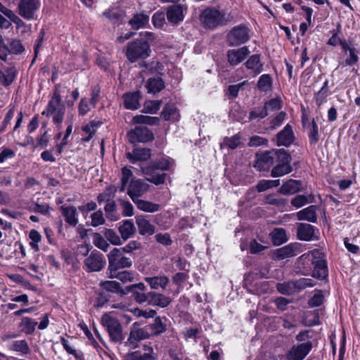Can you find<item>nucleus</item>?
<instances>
[{
	"label": "nucleus",
	"instance_id": "nucleus-18",
	"mask_svg": "<svg viewBox=\"0 0 360 360\" xmlns=\"http://www.w3.org/2000/svg\"><path fill=\"white\" fill-rule=\"evenodd\" d=\"M295 141L292 127L289 124L276 134V145L285 147L290 146Z\"/></svg>",
	"mask_w": 360,
	"mask_h": 360
},
{
	"label": "nucleus",
	"instance_id": "nucleus-33",
	"mask_svg": "<svg viewBox=\"0 0 360 360\" xmlns=\"http://www.w3.org/2000/svg\"><path fill=\"white\" fill-rule=\"evenodd\" d=\"M148 330L151 333V336H158L167 330V325L160 316H157L154 322L147 326Z\"/></svg>",
	"mask_w": 360,
	"mask_h": 360
},
{
	"label": "nucleus",
	"instance_id": "nucleus-10",
	"mask_svg": "<svg viewBox=\"0 0 360 360\" xmlns=\"http://www.w3.org/2000/svg\"><path fill=\"white\" fill-rule=\"evenodd\" d=\"M250 29L245 25L240 24L233 27L227 34L229 46H239L250 39Z\"/></svg>",
	"mask_w": 360,
	"mask_h": 360
},
{
	"label": "nucleus",
	"instance_id": "nucleus-15",
	"mask_svg": "<svg viewBox=\"0 0 360 360\" xmlns=\"http://www.w3.org/2000/svg\"><path fill=\"white\" fill-rule=\"evenodd\" d=\"M146 286L143 283H139L126 287L127 295L131 293L134 300L139 304L147 302L149 304L150 291L144 292Z\"/></svg>",
	"mask_w": 360,
	"mask_h": 360
},
{
	"label": "nucleus",
	"instance_id": "nucleus-50",
	"mask_svg": "<svg viewBox=\"0 0 360 360\" xmlns=\"http://www.w3.org/2000/svg\"><path fill=\"white\" fill-rule=\"evenodd\" d=\"M265 204L275 205L278 207H283L286 204V200L283 198H278L275 194H269L264 199Z\"/></svg>",
	"mask_w": 360,
	"mask_h": 360
},
{
	"label": "nucleus",
	"instance_id": "nucleus-48",
	"mask_svg": "<svg viewBox=\"0 0 360 360\" xmlns=\"http://www.w3.org/2000/svg\"><path fill=\"white\" fill-rule=\"evenodd\" d=\"M290 283L298 290L305 289L308 287H313L315 285L314 280L311 278H302L297 280L291 281Z\"/></svg>",
	"mask_w": 360,
	"mask_h": 360
},
{
	"label": "nucleus",
	"instance_id": "nucleus-34",
	"mask_svg": "<svg viewBox=\"0 0 360 360\" xmlns=\"http://www.w3.org/2000/svg\"><path fill=\"white\" fill-rule=\"evenodd\" d=\"M143 349L144 351L143 354H140L138 352H132L131 356H132L136 360H156L157 355L154 352V349L152 347L144 345L143 346Z\"/></svg>",
	"mask_w": 360,
	"mask_h": 360
},
{
	"label": "nucleus",
	"instance_id": "nucleus-42",
	"mask_svg": "<svg viewBox=\"0 0 360 360\" xmlns=\"http://www.w3.org/2000/svg\"><path fill=\"white\" fill-rule=\"evenodd\" d=\"M314 196L312 194L309 195H297L291 200V205L297 208H300L307 204L314 202Z\"/></svg>",
	"mask_w": 360,
	"mask_h": 360
},
{
	"label": "nucleus",
	"instance_id": "nucleus-27",
	"mask_svg": "<svg viewBox=\"0 0 360 360\" xmlns=\"http://www.w3.org/2000/svg\"><path fill=\"white\" fill-rule=\"evenodd\" d=\"M60 209L63 216L65 217V222L72 226H75L78 223L76 207L74 206L63 205Z\"/></svg>",
	"mask_w": 360,
	"mask_h": 360
},
{
	"label": "nucleus",
	"instance_id": "nucleus-51",
	"mask_svg": "<svg viewBox=\"0 0 360 360\" xmlns=\"http://www.w3.org/2000/svg\"><path fill=\"white\" fill-rule=\"evenodd\" d=\"M271 83L272 80L270 75L264 74L259 77L257 82V86L260 91L266 92L271 89Z\"/></svg>",
	"mask_w": 360,
	"mask_h": 360
},
{
	"label": "nucleus",
	"instance_id": "nucleus-43",
	"mask_svg": "<svg viewBox=\"0 0 360 360\" xmlns=\"http://www.w3.org/2000/svg\"><path fill=\"white\" fill-rule=\"evenodd\" d=\"M104 210L106 217L110 221H117L119 218L117 214V205L114 199L110 198L105 205Z\"/></svg>",
	"mask_w": 360,
	"mask_h": 360
},
{
	"label": "nucleus",
	"instance_id": "nucleus-58",
	"mask_svg": "<svg viewBox=\"0 0 360 360\" xmlns=\"http://www.w3.org/2000/svg\"><path fill=\"white\" fill-rule=\"evenodd\" d=\"M264 108L266 109L267 112L268 110H278L282 108V101L280 98L271 99L265 103Z\"/></svg>",
	"mask_w": 360,
	"mask_h": 360
},
{
	"label": "nucleus",
	"instance_id": "nucleus-7",
	"mask_svg": "<svg viewBox=\"0 0 360 360\" xmlns=\"http://www.w3.org/2000/svg\"><path fill=\"white\" fill-rule=\"evenodd\" d=\"M101 323L106 328L112 342H120L123 340L122 327L117 319L105 314L101 318Z\"/></svg>",
	"mask_w": 360,
	"mask_h": 360
},
{
	"label": "nucleus",
	"instance_id": "nucleus-53",
	"mask_svg": "<svg viewBox=\"0 0 360 360\" xmlns=\"http://www.w3.org/2000/svg\"><path fill=\"white\" fill-rule=\"evenodd\" d=\"M103 236L112 245H118L122 243L120 237L113 229H105L103 231Z\"/></svg>",
	"mask_w": 360,
	"mask_h": 360
},
{
	"label": "nucleus",
	"instance_id": "nucleus-47",
	"mask_svg": "<svg viewBox=\"0 0 360 360\" xmlns=\"http://www.w3.org/2000/svg\"><path fill=\"white\" fill-rule=\"evenodd\" d=\"M10 349L22 354H27L30 352V349L25 340L13 341L10 346Z\"/></svg>",
	"mask_w": 360,
	"mask_h": 360
},
{
	"label": "nucleus",
	"instance_id": "nucleus-5",
	"mask_svg": "<svg viewBox=\"0 0 360 360\" xmlns=\"http://www.w3.org/2000/svg\"><path fill=\"white\" fill-rule=\"evenodd\" d=\"M108 272H115L121 269L130 268L132 261L129 257L124 255L121 250L113 248L108 255Z\"/></svg>",
	"mask_w": 360,
	"mask_h": 360
},
{
	"label": "nucleus",
	"instance_id": "nucleus-2",
	"mask_svg": "<svg viewBox=\"0 0 360 360\" xmlns=\"http://www.w3.org/2000/svg\"><path fill=\"white\" fill-rule=\"evenodd\" d=\"M233 20L231 13L226 14L214 7H207L200 15V20L204 27L214 29L224 26Z\"/></svg>",
	"mask_w": 360,
	"mask_h": 360
},
{
	"label": "nucleus",
	"instance_id": "nucleus-63",
	"mask_svg": "<svg viewBox=\"0 0 360 360\" xmlns=\"http://www.w3.org/2000/svg\"><path fill=\"white\" fill-rule=\"evenodd\" d=\"M169 161L167 159L162 158L150 163L149 165L154 168H156L157 169L166 171L169 169Z\"/></svg>",
	"mask_w": 360,
	"mask_h": 360
},
{
	"label": "nucleus",
	"instance_id": "nucleus-45",
	"mask_svg": "<svg viewBox=\"0 0 360 360\" xmlns=\"http://www.w3.org/2000/svg\"><path fill=\"white\" fill-rule=\"evenodd\" d=\"M37 322L32 320L29 317H24L22 319L21 322L19 324V327L21 328V331L27 335H30L35 330Z\"/></svg>",
	"mask_w": 360,
	"mask_h": 360
},
{
	"label": "nucleus",
	"instance_id": "nucleus-35",
	"mask_svg": "<svg viewBox=\"0 0 360 360\" xmlns=\"http://www.w3.org/2000/svg\"><path fill=\"white\" fill-rule=\"evenodd\" d=\"M17 71L14 67L7 68L5 71L0 69V83L7 86L15 79Z\"/></svg>",
	"mask_w": 360,
	"mask_h": 360
},
{
	"label": "nucleus",
	"instance_id": "nucleus-20",
	"mask_svg": "<svg viewBox=\"0 0 360 360\" xmlns=\"http://www.w3.org/2000/svg\"><path fill=\"white\" fill-rule=\"evenodd\" d=\"M248 46H243L238 49H231L227 52L228 61L231 65H236L243 61L250 54Z\"/></svg>",
	"mask_w": 360,
	"mask_h": 360
},
{
	"label": "nucleus",
	"instance_id": "nucleus-54",
	"mask_svg": "<svg viewBox=\"0 0 360 360\" xmlns=\"http://www.w3.org/2000/svg\"><path fill=\"white\" fill-rule=\"evenodd\" d=\"M93 240L95 246L104 252H107L110 248V245L105 240V238H103L100 233H95Z\"/></svg>",
	"mask_w": 360,
	"mask_h": 360
},
{
	"label": "nucleus",
	"instance_id": "nucleus-44",
	"mask_svg": "<svg viewBox=\"0 0 360 360\" xmlns=\"http://www.w3.org/2000/svg\"><path fill=\"white\" fill-rule=\"evenodd\" d=\"M162 116L165 120H177L179 117V114L177 112L176 106L172 103H167L164 107L162 112Z\"/></svg>",
	"mask_w": 360,
	"mask_h": 360
},
{
	"label": "nucleus",
	"instance_id": "nucleus-59",
	"mask_svg": "<svg viewBox=\"0 0 360 360\" xmlns=\"http://www.w3.org/2000/svg\"><path fill=\"white\" fill-rule=\"evenodd\" d=\"M140 68L144 67L146 69V72L149 73H154L158 72L160 69V63L158 61L153 60L150 63H146L144 61H141L139 63Z\"/></svg>",
	"mask_w": 360,
	"mask_h": 360
},
{
	"label": "nucleus",
	"instance_id": "nucleus-55",
	"mask_svg": "<svg viewBox=\"0 0 360 360\" xmlns=\"http://www.w3.org/2000/svg\"><path fill=\"white\" fill-rule=\"evenodd\" d=\"M268 115L266 109L264 107H256L254 108L249 115V120H253L255 119H263Z\"/></svg>",
	"mask_w": 360,
	"mask_h": 360
},
{
	"label": "nucleus",
	"instance_id": "nucleus-16",
	"mask_svg": "<svg viewBox=\"0 0 360 360\" xmlns=\"http://www.w3.org/2000/svg\"><path fill=\"white\" fill-rule=\"evenodd\" d=\"M148 184L142 180L132 179L129 184L127 188V194L134 202L135 201L139 200L140 197L148 191Z\"/></svg>",
	"mask_w": 360,
	"mask_h": 360
},
{
	"label": "nucleus",
	"instance_id": "nucleus-1",
	"mask_svg": "<svg viewBox=\"0 0 360 360\" xmlns=\"http://www.w3.org/2000/svg\"><path fill=\"white\" fill-rule=\"evenodd\" d=\"M154 40L153 34L146 32L141 33V37L127 44L125 55L130 63H135L138 60H143L148 58L151 53L149 41Z\"/></svg>",
	"mask_w": 360,
	"mask_h": 360
},
{
	"label": "nucleus",
	"instance_id": "nucleus-23",
	"mask_svg": "<svg viewBox=\"0 0 360 360\" xmlns=\"http://www.w3.org/2000/svg\"><path fill=\"white\" fill-rule=\"evenodd\" d=\"M296 215L300 221L316 223L317 221V207L316 205H310L297 212Z\"/></svg>",
	"mask_w": 360,
	"mask_h": 360
},
{
	"label": "nucleus",
	"instance_id": "nucleus-26",
	"mask_svg": "<svg viewBox=\"0 0 360 360\" xmlns=\"http://www.w3.org/2000/svg\"><path fill=\"white\" fill-rule=\"evenodd\" d=\"M136 223L138 226L139 233L141 235H153L155 233V226L150 223L146 217L137 215Z\"/></svg>",
	"mask_w": 360,
	"mask_h": 360
},
{
	"label": "nucleus",
	"instance_id": "nucleus-36",
	"mask_svg": "<svg viewBox=\"0 0 360 360\" xmlns=\"http://www.w3.org/2000/svg\"><path fill=\"white\" fill-rule=\"evenodd\" d=\"M165 82L159 77L149 78L146 83L148 91L153 94L160 92L165 88Z\"/></svg>",
	"mask_w": 360,
	"mask_h": 360
},
{
	"label": "nucleus",
	"instance_id": "nucleus-64",
	"mask_svg": "<svg viewBox=\"0 0 360 360\" xmlns=\"http://www.w3.org/2000/svg\"><path fill=\"white\" fill-rule=\"evenodd\" d=\"M120 204L122 209L123 216L131 217L134 214V207L130 202L121 200Z\"/></svg>",
	"mask_w": 360,
	"mask_h": 360
},
{
	"label": "nucleus",
	"instance_id": "nucleus-13",
	"mask_svg": "<svg viewBox=\"0 0 360 360\" xmlns=\"http://www.w3.org/2000/svg\"><path fill=\"white\" fill-rule=\"evenodd\" d=\"M129 141L131 143H146L153 140L152 131L146 127H136L127 132Z\"/></svg>",
	"mask_w": 360,
	"mask_h": 360
},
{
	"label": "nucleus",
	"instance_id": "nucleus-60",
	"mask_svg": "<svg viewBox=\"0 0 360 360\" xmlns=\"http://www.w3.org/2000/svg\"><path fill=\"white\" fill-rule=\"evenodd\" d=\"M286 113L283 111L279 112L270 122V129L275 130L279 127L285 119Z\"/></svg>",
	"mask_w": 360,
	"mask_h": 360
},
{
	"label": "nucleus",
	"instance_id": "nucleus-31",
	"mask_svg": "<svg viewBox=\"0 0 360 360\" xmlns=\"http://www.w3.org/2000/svg\"><path fill=\"white\" fill-rule=\"evenodd\" d=\"M149 22V16L145 13L135 14L129 21V24L134 30L145 27Z\"/></svg>",
	"mask_w": 360,
	"mask_h": 360
},
{
	"label": "nucleus",
	"instance_id": "nucleus-57",
	"mask_svg": "<svg viewBox=\"0 0 360 360\" xmlns=\"http://www.w3.org/2000/svg\"><path fill=\"white\" fill-rule=\"evenodd\" d=\"M341 32V25L338 24L337 28L335 30H332L330 31L332 36L328 41V44L333 46H336L337 45L340 44L342 39L338 37V34Z\"/></svg>",
	"mask_w": 360,
	"mask_h": 360
},
{
	"label": "nucleus",
	"instance_id": "nucleus-30",
	"mask_svg": "<svg viewBox=\"0 0 360 360\" xmlns=\"http://www.w3.org/2000/svg\"><path fill=\"white\" fill-rule=\"evenodd\" d=\"M100 286L108 292L126 295V288H122L121 285L115 281H105L100 283Z\"/></svg>",
	"mask_w": 360,
	"mask_h": 360
},
{
	"label": "nucleus",
	"instance_id": "nucleus-39",
	"mask_svg": "<svg viewBox=\"0 0 360 360\" xmlns=\"http://www.w3.org/2000/svg\"><path fill=\"white\" fill-rule=\"evenodd\" d=\"M150 155V149L146 148L134 149L132 154H128L129 158L132 162L138 160H147Z\"/></svg>",
	"mask_w": 360,
	"mask_h": 360
},
{
	"label": "nucleus",
	"instance_id": "nucleus-37",
	"mask_svg": "<svg viewBox=\"0 0 360 360\" xmlns=\"http://www.w3.org/2000/svg\"><path fill=\"white\" fill-rule=\"evenodd\" d=\"M245 66L248 69L252 70L255 75L259 74L263 70L259 55L254 54L251 56L246 61Z\"/></svg>",
	"mask_w": 360,
	"mask_h": 360
},
{
	"label": "nucleus",
	"instance_id": "nucleus-11",
	"mask_svg": "<svg viewBox=\"0 0 360 360\" xmlns=\"http://www.w3.org/2000/svg\"><path fill=\"white\" fill-rule=\"evenodd\" d=\"M313 347L311 341L292 345L286 352L287 360H304Z\"/></svg>",
	"mask_w": 360,
	"mask_h": 360
},
{
	"label": "nucleus",
	"instance_id": "nucleus-19",
	"mask_svg": "<svg viewBox=\"0 0 360 360\" xmlns=\"http://www.w3.org/2000/svg\"><path fill=\"white\" fill-rule=\"evenodd\" d=\"M299 251V247L295 244L291 243L275 250L273 252L272 257L274 259L281 260L294 257L298 254Z\"/></svg>",
	"mask_w": 360,
	"mask_h": 360
},
{
	"label": "nucleus",
	"instance_id": "nucleus-46",
	"mask_svg": "<svg viewBox=\"0 0 360 360\" xmlns=\"http://www.w3.org/2000/svg\"><path fill=\"white\" fill-rule=\"evenodd\" d=\"M308 136L310 145L316 144L319 140V126L314 118L309 124Z\"/></svg>",
	"mask_w": 360,
	"mask_h": 360
},
{
	"label": "nucleus",
	"instance_id": "nucleus-22",
	"mask_svg": "<svg viewBox=\"0 0 360 360\" xmlns=\"http://www.w3.org/2000/svg\"><path fill=\"white\" fill-rule=\"evenodd\" d=\"M315 227L309 224L300 223L297 229V238L301 240L310 241L314 240Z\"/></svg>",
	"mask_w": 360,
	"mask_h": 360
},
{
	"label": "nucleus",
	"instance_id": "nucleus-62",
	"mask_svg": "<svg viewBox=\"0 0 360 360\" xmlns=\"http://www.w3.org/2000/svg\"><path fill=\"white\" fill-rule=\"evenodd\" d=\"M161 101H148L144 105L143 111L146 113L155 114L160 108Z\"/></svg>",
	"mask_w": 360,
	"mask_h": 360
},
{
	"label": "nucleus",
	"instance_id": "nucleus-9",
	"mask_svg": "<svg viewBox=\"0 0 360 360\" xmlns=\"http://www.w3.org/2000/svg\"><path fill=\"white\" fill-rule=\"evenodd\" d=\"M291 160V155L285 149H281L276 161L278 165L271 172V176L278 177L290 173L292 170L290 165Z\"/></svg>",
	"mask_w": 360,
	"mask_h": 360
},
{
	"label": "nucleus",
	"instance_id": "nucleus-61",
	"mask_svg": "<svg viewBox=\"0 0 360 360\" xmlns=\"http://www.w3.org/2000/svg\"><path fill=\"white\" fill-rule=\"evenodd\" d=\"M91 225L94 227L103 225L105 224V220L103 217V213L101 210H98L91 215Z\"/></svg>",
	"mask_w": 360,
	"mask_h": 360
},
{
	"label": "nucleus",
	"instance_id": "nucleus-8",
	"mask_svg": "<svg viewBox=\"0 0 360 360\" xmlns=\"http://www.w3.org/2000/svg\"><path fill=\"white\" fill-rule=\"evenodd\" d=\"M151 336V333L148 330L147 326L141 328L139 323H134L130 327V333L129 338L126 342V345L130 349H136L138 347V343L143 340L148 339Z\"/></svg>",
	"mask_w": 360,
	"mask_h": 360
},
{
	"label": "nucleus",
	"instance_id": "nucleus-40",
	"mask_svg": "<svg viewBox=\"0 0 360 360\" xmlns=\"http://www.w3.org/2000/svg\"><path fill=\"white\" fill-rule=\"evenodd\" d=\"M108 277L110 278H117L123 283H126L134 281V274L129 271H119L118 270L115 272H108Z\"/></svg>",
	"mask_w": 360,
	"mask_h": 360
},
{
	"label": "nucleus",
	"instance_id": "nucleus-32",
	"mask_svg": "<svg viewBox=\"0 0 360 360\" xmlns=\"http://www.w3.org/2000/svg\"><path fill=\"white\" fill-rule=\"evenodd\" d=\"M136 231L134 224L131 220H124L119 226V232L123 240H127L134 235Z\"/></svg>",
	"mask_w": 360,
	"mask_h": 360
},
{
	"label": "nucleus",
	"instance_id": "nucleus-14",
	"mask_svg": "<svg viewBox=\"0 0 360 360\" xmlns=\"http://www.w3.org/2000/svg\"><path fill=\"white\" fill-rule=\"evenodd\" d=\"M39 6V0H20L18 5V13L26 20H32Z\"/></svg>",
	"mask_w": 360,
	"mask_h": 360
},
{
	"label": "nucleus",
	"instance_id": "nucleus-6",
	"mask_svg": "<svg viewBox=\"0 0 360 360\" xmlns=\"http://www.w3.org/2000/svg\"><path fill=\"white\" fill-rule=\"evenodd\" d=\"M281 149H272L257 153L254 167L258 171H268L276 162Z\"/></svg>",
	"mask_w": 360,
	"mask_h": 360
},
{
	"label": "nucleus",
	"instance_id": "nucleus-38",
	"mask_svg": "<svg viewBox=\"0 0 360 360\" xmlns=\"http://www.w3.org/2000/svg\"><path fill=\"white\" fill-rule=\"evenodd\" d=\"M137 208L143 212H155L160 210V206L159 204H156L150 201L139 199L134 202Z\"/></svg>",
	"mask_w": 360,
	"mask_h": 360
},
{
	"label": "nucleus",
	"instance_id": "nucleus-17",
	"mask_svg": "<svg viewBox=\"0 0 360 360\" xmlns=\"http://www.w3.org/2000/svg\"><path fill=\"white\" fill-rule=\"evenodd\" d=\"M158 170L149 165L141 167V171L146 176V179L155 185L164 184L167 176L165 173H159Z\"/></svg>",
	"mask_w": 360,
	"mask_h": 360
},
{
	"label": "nucleus",
	"instance_id": "nucleus-52",
	"mask_svg": "<svg viewBox=\"0 0 360 360\" xmlns=\"http://www.w3.org/2000/svg\"><path fill=\"white\" fill-rule=\"evenodd\" d=\"M241 136L238 134L231 137H225L221 146H225L230 149H236L240 144Z\"/></svg>",
	"mask_w": 360,
	"mask_h": 360
},
{
	"label": "nucleus",
	"instance_id": "nucleus-41",
	"mask_svg": "<svg viewBox=\"0 0 360 360\" xmlns=\"http://www.w3.org/2000/svg\"><path fill=\"white\" fill-rule=\"evenodd\" d=\"M269 236L274 245H280L287 241L285 231L282 228L274 229Z\"/></svg>",
	"mask_w": 360,
	"mask_h": 360
},
{
	"label": "nucleus",
	"instance_id": "nucleus-29",
	"mask_svg": "<svg viewBox=\"0 0 360 360\" xmlns=\"http://www.w3.org/2000/svg\"><path fill=\"white\" fill-rule=\"evenodd\" d=\"M139 91L125 94L124 95V105L127 109L136 110L139 108Z\"/></svg>",
	"mask_w": 360,
	"mask_h": 360
},
{
	"label": "nucleus",
	"instance_id": "nucleus-25",
	"mask_svg": "<svg viewBox=\"0 0 360 360\" xmlns=\"http://www.w3.org/2000/svg\"><path fill=\"white\" fill-rule=\"evenodd\" d=\"M302 190V182L298 180L289 179L284 182L278 192L284 195L295 194Z\"/></svg>",
	"mask_w": 360,
	"mask_h": 360
},
{
	"label": "nucleus",
	"instance_id": "nucleus-21",
	"mask_svg": "<svg viewBox=\"0 0 360 360\" xmlns=\"http://www.w3.org/2000/svg\"><path fill=\"white\" fill-rule=\"evenodd\" d=\"M166 15L170 23L177 25L182 22L184 18L183 7L179 4L170 6L167 8Z\"/></svg>",
	"mask_w": 360,
	"mask_h": 360
},
{
	"label": "nucleus",
	"instance_id": "nucleus-4",
	"mask_svg": "<svg viewBox=\"0 0 360 360\" xmlns=\"http://www.w3.org/2000/svg\"><path fill=\"white\" fill-rule=\"evenodd\" d=\"M65 112V107L62 103L61 96L59 91L56 89L46 109L41 114L48 117H52L53 123L57 125H60L63 121Z\"/></svg>",
	"mask_w": 360,
	"mask_h": 360
},
{
	"label": "nucleus",
	"instance_id": "nucleus-49",
	"mask_svg": "<svg viewBox=\"0 0 360 360\" xmlns=\"http://www.w3.org/2000/svg\"><path fill=\"white\" fill-rule=\"evenodd\" d=\"M133 120L135 123L145 124L150 126L157 125L160 122V119L157 117H150L143 115L135 116Z\"/></svg>",
	"mask_w": 360,
	"mask_h": 360
},
{
	"label": "nucleus",
	"instance_id": "nucleus-56",
	"mask_svg": "<svg viewBox=\"0 0 360 360\" xmlns=\"http://www.w3.org/2000/svg\"><path fill=\"white\" fill-rule=\"evenodd\" d=\"M165 16L166 13L164 11H156L152 17V22L153 25L158 28L162 27L165 24Z\"/></svg>",
	"mask_w": 360,
	"mask_h": 360
},
{
	"label": "nucleus",
	"instance_id": "nucleus-24",
	"mask_svg": "<svg viewBox=\"0 0 360 360\" xmlns=\"http://www.w3.org/2000/svg\"><path fill=\"white\" fill-rule=\"evenodd\" d=\"M172 302V299L164 294L150 291L149 305L165 308Z\"/></svg>",
	"mask_w": 360,
	"mask_h": 360
},
{
	"label": "nucleus",
	"instance_id": "nucleus-28",
	"mask_svg": "<svg viewBox=\"0 0 360 360\" xmlns=\"http://www.w3.org/2000/svg\"><path fill=\"white\" fill-rule=\"evenodd\" d=\"M144 281L150 285L153 290L162 288L165 290L169 283V278L166 276H159L153 277H145Z\"/></svg>",
	"mask_w": 360,
	"mask_h": 360
},
{
	"label": "nucleus",
	"instance_id": "nucleus-3",
	"mask_svg": "<svg viewBox=\"0 0 360 360\" xmlns=\"http://www.w3.org/2000/svg\"><path fill=\"white\" fill-rule=\"evenodd\" d=\"M324 254L319 250L308 252L299 257L303 263L310 262L314 270L312 276L319 279H324L328 276V267Z\"/></svg>",
	"mask_w": 360,
	"mask_h": 360
},
{
	"label": "nucleus",
	"instance_id": "nucleus-12",
	"mask_svg": "<svg viewBox=\"0 0 360 360\" xmlns=\"http://www.w3.org/2000/svg\"><path fill=\"white\" fill-rule=\"evenodd\" d=\"M106 264L104 255L97 250H94L84 259V266L89 272L100 271Z\"/></svg>",
	"mask_w": 360,
	"mask_h": 360
}]
</instances>
